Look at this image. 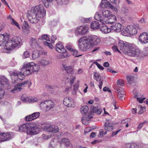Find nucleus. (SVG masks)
<instances>
[{"instance_id":"f257e3e1","label":"nucleus","mask_w":148,"mask_h":148,"mask_svg":"<svg viewBox=\"0 0 148 148\" xmlns=\"http://www.w3.org/2000/svg\"><path fill=\"white\" fill-rule=\"evenodd\" d=\"M118 45L121 50L130 57L142 59L148 55V47L144 48L143 50V53H142L140 49L134 43H131L121 40L118 43Z\"/></svg>"},{"instance_id":"f03ea898","label":"nucleus","mask_w":148,"mask_h":148,"mask_svg":"<svg viewBox=\"0 0 148 148\" xmlns=\"http://www.w3.org/2000/svg\"><path fill=\"white\" fill-rule=\"evenodd\" d=\"M40 69V66L33 62L24 64L21 72L15 71L11 74V76L15 82L22 81L25 78V75H27L32 73H37Z\"/></svg>"},{"instance_id":"7ed1b4c3","label":"nucleus","mask_w":148,"mask_h":148,"mask_svg":"<svg viewBox=\"0 0 148 148\" xmlns=\"http://www.w3.org/2000/svg\"><path fill=\"white\" fill-rule=\"evenodd\" d=\"M46 14V11L43 5L40 4L32 7L27 13V17L29 21L32 24L38 23Z\"/></svg>"},{"instance_id":"20e7f679","label":"nucleus","mask_w":148,"mask_h":148,"mask_svg":"<svg viewBox=\"0 0 148 148\" xmlns=\"http://www.w3.org/2000/svg\"><path fill=\"white\" fill-rule=\"evenodd\" d=\"M137 33V30L135 26L130 25L127 26L126 27L121 31V34L124 36H129L131 35H134Z\"/></svg>"},{"instance_id":"39448f33","label":"nucleus","mask_w":148,"mask_h":148,"mask_svg":"<svg viewBox=\"0 0 148 148\" xmlns=\"http://www.w3.org/2000/svg\"><path fill=\"white\" fill-rule=\"evenodd\" d=\"M79 48L83 51H87L89 49L91 46L86 37L82 38L78 41Z\"/></svg>"},{"instance_id":"423d86ee","label":"nucleus","mask_w":148,"mask_h":148,"mask_svg":"<svg viewBox=\"0 0 148 148\" xmlns=\"http://www.w3.org/2000/svg\"><path fill=\"white\" fill-rule=\"evenodd\" d=\"M56 48L57 51L61 53V58H65L67 57V52L61 42H59L56 44Z\"/></svg>"},{"instance_id":"0eeeda50","label":"nucleus","mask_w":148,"mask_h":148,"mask_svg":"<svg viewBox=\"0 0 148 148\" xmlns=\"http://www.w3.org/2000/svg\"><path fill=\"white\" fill-rule=\"evenodd\" d=\"M27 131L28 134L34 135L38 134L39 131L38 125L35 123H30Z\"/></svg>"},{"instance_id":"6e6552de","label":"nucleus","mask_w":148,"mask_h":148,"mask_svg":"<svg viewBox=\"0 0 148 148\" xmlns=\"http://www.w3.org/2000/svg\"><path fill=\"white\" fill-rule=\"evenodd\" d=\"M40 106L42 109L45 108L47 111H48L53 108L54 105L52 101L49 100L42 102L40 104Z\"/></svg>"},{"instance_id":"1a4fd4ad","label":"nucleus","mask_w":148,"mask_h":148,"mask_svg":"<svg viewBox=\"0 0 148 148\" xmlns=\"http://www.w3.org/2000/svg\"><path fill=\"white\" fill-rule=\"evenodd\" d=\"M86 37L91 47L97 45L101 42L100 39L98 37L95 35H89Z\"/></svg>"},{"instance_id":"9d476101","label":"nucleus","mask_w":148,"mask_h":148,"mask_svg":"<svg viewBox=\"0 0 148 148\" xmlns=\"http://www.w3.org/2000/svg\"><path fill=\"white\" fill-rule=\"evenodd\" d=\"M65 71L67 73L70 74V75L68 77V79L70 81V84H72L76 79V77L74 76H73V68L71 66H66L64 67Z\"/></svg>"},{"instance_id":"9b49d317","label":"nucleus","mask_w":148,"mask_h":148,"mask_svg":"<svg viewBox=\"0 0 148 148\" xmlns=\"http://www.w3.org/2000/svg\"><path fill=\"white\" fill-rule=\"evenodd\" d=\"M88 27L87 25L80 26L76 29L75 34L77 36L82 35L86 34L88 31Z\"/></svg>"},{"instance_id":"f8f14e48","label":"nucleus","mask_w":148,"mask_h":148,"mask_svg":"<svg viewBox=\"0 0 148 148\" xmlns=\"http://www.w3.org/2000/svg\"><path fill=\"white\" fill-rule=\"evenodd\" d=\"M60 143V148H72V145L68 138H62Z\"/></svg>"},{"instance_id":"ddd939ff","label":"nucleus","mask_w":148,"mask_h":148,"mask_svg":"<svg viewBox=\"0 0 148 148\" xmlns=\"http://www.w3.org/2000/svg\"><path fill=\"white\" fill-rule=\"evenodd\" d=\"M29 82V81H25L21 83L18 84L17 85L14 86V88L11 90L10 91L13 93H16V92L20 91L22 89V87H24L25 85L27 84Z\"/></svg>"},{"instance_id":"4468645a","label":"nucleus","mask_w":148,"mask_h":148,"mask_svg":"<svg viewBox=\"0 0 148 148\" xmlns=\"http://www.w3.org/2000/svg\"><path fill=\"white\" fill-rule=\"evenodd\" d=\"M13 47L12 43L10 40H9L5 43L3 46V49L2 51L3 52L8 53L9 51H12Z\"/></svg>"},{"instance_id":"2eb2a0df","label":"nucleus","mask_w":148,"mask_h":148,"mask_svg":"<svg viewBox=\"0 0 148 148\" xmlns=\"http://www.w3.org/2000/svg\"><path fill=\"white\" fill-rule=\"evenodd\" d=\"M139 40L142 44H145L148 42V33L143 32L139 37Z\"/></svg>"},{"instance_id":"dca6fc26","label":"nucleus","mask_w":148,"mask_h":148,"mask_svg":"<svg viewBox=\"0 0 148 148\" xmlns=\"http://www.w3.org/2000/svg\"><path fill=\"white\" fill-rule=\"evenodd\" d=\"M10 40L14 48L21 46V45L22 40L20 37H14Z\"/></svg>"},{"instance_id":"f3484780","label":"nucleus","mask_w":148,"mask_h":148,"mask_svg":"<svg viewBox=\"0 0 148 148\" xmlns=\"http://www.w3.org/2000/svg\"><path fill=\"white\" fill-rule=\"evenodd\" d=\"M1 142H4L11 139L13 137V136L10 133H1Z\"/></svg>"},{"instance_id":"a211bd4d","label":"nucleus","mask_w":148,"mask_h":148,"mask_svg":"<svg viewBox=\"0 0 148 148\" xmlns=\"http://www.w3.org/2000/svg\"><path fill=\"white\" fill-rule=\"evenodd\" d=\"M40 115L39 112H35L26 116L25 117V119L27 121H31L38 118Z\"/></svg>"},{"instance_id":"6ab92c4d","label":"nucleus","mask_w":148,"mask_h":148,"mask_svg":"<svg viewBox=\"0 0 148 148\" xmlns=\"http://www.w3.org/2000/svg\"><path fill=\"white\" fill-rule=\"evenodd\" d=\"M59 4L62 3V0H55ZM53 0H42V1L45 6L47 8L52 3Z\"/></svg>"},{"instance_id":"aec40b11","label":"nucleus","mask_w":148,"mask_h":148,"mask_svg":"<svg viewBox=\"0 0 148 148\" xmlns=\"http://www.w3.org/2000/svg\"><path fill=\"white\" fill-rule=\"evenodd\" d=\"M110 27L112 30L115 32H120L121 31V32L122 25L120 23H115V25L111 26Z\"/></svg>"},{"instance_id":"412c9836","label":"nucleus","mask_w":148,"mask_h":148,"mask_svg":"<svg viewBox=\"0 0 148 148\" xmlns=\"http://www.w3.org/2000/svg\"><path fill=\"white\" fill-rule=\"evenodd\" d=\"M63 102L64 105L68 107H71L72 106L73 102L71 101V99L69 97L64 98Z\"/></svg>"},{"instance_id":"4be33fe9","label":"nucleus","mask_w":148,"mask_h":148,"mask_svg":"<svg viewBox=\"0 0 148 148\" xmlns=\"http://www.w3.org/2000/svg\"><path fill=\"white\" fill-rule=\"evenodd\" d=\"M94 77H95V79L98 82H99V84L98 85L100 89H101L102 86L103 85V82L101 80V77L99 74L97 73H95L94 74Z\"/></svg>"},{"instance_id":"5701e85b","label":"nucleus","mask_w":148,"mask_h":148,"mask_svg":"<svg viewBox=\"0 0 148 148\" xmlns=\"http://www.w3.org/2000/svg\"><path fill=\"white\" fill-rule=\"evenodd\" d=\"M105 130L108 131H111L113 129V124L111 122L107 121L105 123Z\"/></svg>"},{"instance_id":"b1692460","label":"nucleus","mask_w":148,"mask_h":148,"mask_svg":"<svg viewBox=\"0 0 148 148\" xmlns=\"http://www.w3.org/2000/svg\"><path fill=\"white\" fill-rule=\"evenodd\" d=\"M92 117L90 115L87 116L86 115L82 116V121L83 123L85 125H87L89 123V120Z\"/></svg>"},{"instance_id":"393cba45","label":"nucleus","mask_w":148,"mask_h":148,"mask_svg":"<svg viewBox=\"0 0 148 148\" xmlns=\"http://www.w3.org/2000/svg\"><path fill=\"white\" fill-rule=\"evenodd\" d=\"M95 20L100 22V23L104 25L105 24V19H103L100 14L98 12H96L94 16Z\"/></svg>"},{"instance_id":"a878e982","label":"nucleus","mask_w":148,"mask_h":148,"mask_svg":"<svg viewBox=\"0 0 148 148\" xmlns=\"http://www.w3.org/2000/svg\"><path fill=\"white\" fill-rule=\"evenodd\" d=\"M109 18V19H108L107 20H105V23L112 24L116 19V16L114 15L111 14V16Z\"/></svg>"},{"instance_id":"bb28decb","label":"nucleus","mask_w":148,"mask_h":148,"mask_svg":"<svg viewBox=\"0 0 148 148\" xmlns=\"http://www.w3.org/2000/svg\"><path fill=\"white\" fill-rule=\"evenodd\" d=\"M29 26L27 23L23 24L22 28L23 31L25 34H28L30 32Z\"/></svg>"},{"instance_id":"cd10ccee","label":"nucleus","mask_w":148,"mask_h":148,"mask_svg":"<svg viewBox=\"0 0 148 148\" xmlns=\"http://www.w3.org/2000/svg\"><path fill=\"white\" fill-rule=\"evenodd\" d=\"M102 24L103 25L100 28V30L103 33L107 34L111 32V29L108 28L107 26Z\"/></svg>"},{"instance_id":"c85d7f7f","label":"nucleus","mask_w":148,"mask_h":148,"mask_svg":"<svg viewBox=\"0 0 148 148\" xmlns=\"http://www.w3.org/2000/svg\"><path fill=\"white\" fill-rule=\"evenodd\" d=\"M8 39V36L4 34H0V46Z\"/></svg>"},{"instance_id":"c756f323","label":"nucleus","mask_w":148,"mask_h":148,"mask_svg":"<svg viewBox=\"0 0 148 148\" xmlns=\"http://www.w3.org/2000/svg\"><path fill=\"white\" fill-rule=\"evenodd\" d=\"M102 14L103 16L108 19L111 16L112 13L110 11L106 10H103Z\"/></svg>"},{"instance_id":"7c9ffc66","label":"nucleus","mask_w":148,"mask_h":148,"mask_svg":"<svg viewBox=\"0 0 148 148\" xmlns=\"http://www.w3.org/2000/svg\"><path fill=\"white\" fill-rule=\"evenodd\" d=\"M91 27L92 29H97L99 28L100 25L99 23L96 21H93L90 24Z\"/></svg>"},{"instance_id":"2f4dec72","label":"nucleus","mask_w":148,"mask_h":148,"mask_svg":"<svg viewBox=\"0 0 148 148\" xmlns=\"http://www.w3.org/2000/svg\"><path fill=\"white\" fill-rule=\"evenodd\" d=\"M29 123H26L22 125L19 127V130L21 132H24L26 130L27 131L29 127Z\"/></svg>"},{"instance_id":"473e14b6","label":"nucleus","mask_w":148,"mask_h":148,"mask_svg":"<svg viewBox=\"0 0 148 148\" xmlns=\"http://www.w3.org/2000/svg\"><path fill=\"white\" fill-rule=\"evenodd\" d=\"M38 62L40 65L43 66H45L50 63L49 60L45 59H41Z\"/></svg>"},{"instance_id":"72a5a7b5","label":"nucleus","mask_w":148,"mask_h":148,"mask_svg":"<svg viewBox=\"0 0 148 148\" xmlns=\"http://www.w3.org/2000/svg\"><path fill=\"white\" fill-rule=\"evenodd\" d=\"M81 113L86 115L89 110V108L87 106H84L82 107L80 109Z\"/></svg>"},{"instance_id":"f704fd0d","label":"nucleus","mask_w":148,"mask_h":148,"mask_svg":"<svg viewBox=\"0 0 148 148\" xmlns=\"http://www.w3.org/2000/svg\"><path fill=\"white\" fill-rule=\"evenodd\" d=\"M29 43L33 47L35 48V47L38 45L37 39L35 38H32L30 39Z\"/></svg>"},{"instance_id":"c9c22d12","label":"nucleus","mask_w":148,"mask_h":148,"mask_svg":"<svg viewBox=\"0 0 148 148\" xmlns=\"http://www.w3.org/2000/svg\"><path fill=\"white\" fill-rule=\"evenodd\" d=\"M109 3L110 2L107 0H102L100 7L101 8H106L108 6Z\"/></svg>"},{"instance_id":"e433bc0d","label":"nucleus","mask_w":148,"mask_h":148,"mask_svg":"<svg viewBox=\"0 0 148 148\" xmlns=\"http://www.w3.org/2000/svg\"><path fill=\"white\" fill-rule=\"evenodd\" d=\"M32 58L33 60H35L40 56L39 52L38 50L34 51L32 54Z\"/></svg>"},{"instance_id":"4c0bfd02","label":"nucleus","mask_w":148,"mask_h":148,"mask_svg":"<svg viewBox=\"0 0 148 148\" xmlns=\"http://www.w3.org/2000/svg\"><path fill=\"white\" fill-rule=\"evenodd\" d=\"M134 97L136 98L137 99V101H138L140 103H142L143 101L145 99V98H142L139 97L138 93H136L135 94L134 96Z\"/></svg>"},{"instance_id":"58836bf2","label":"nucleus","mask_w":148,"mask_h":148,"mask_svg":"<svg viewBox=\"0 0 148 148\" xmlns=\"http://www.w3.org/2000/svg\"><path fill=\"white\" fill-rule=\"evenodd\" d=\"M92 110L93 112L97 113L98 114H100L102 112V110L101 109L98 108L96 107H92Z\"/></svg>"},{"instance_id":"ea45409f","label":"nucleus","mask_w":148,"mask_h":148,"mask_svg":"<svg viewBox=\"0 0 148 148\" xmlns=\"http://www.w3.org/2000/svg\"><path fill=\"white\" fill-rule=\"evenodd\" d=\"M126 145L128 148H139V146L136 143H132L131 144H128Z\"/></svg>"},{"instance_id":"a19ab883","label":"nucleus","mask_w":148,"mask_h":148,"mask_svg":"<svg viewBox=\"0 0 148 148\" xmlns=\"http://www.w3.org/2000/svg\"><path fill=\"white\" fill-rule=\"evenodd\" d=\"M21 99L22 101L25 102L29 103V97L22 95L21 97Z\"/></svg>"},{"instance_id":"79ce46f5","label":"nucleus","mask_w":148,"mask_h":148,"mask_svg":"<svg viewBox=\"0 0 148 148\" xmlns=\"http://www.w3.org/2000/svg\"><path fill=\"white\" fill-rule=\"evenodd\" d=\"M127 81L130 84L132 83L134 80V77H133L129 75L127 76Z\"/></svg>"},{"instance_id":"37998d69","label":"nucleus","mask_w":148,"mask_h":148,"mask_svg":"<svg viewBox=\"0 0 148 148\" xmlns=\"http://www.w3.org/2000/svg\"><path fill=\"white\" fill-rule=\"evenodd\" d=\"M138 108L139 109L138 112L139 114H141L146 111V107L145 106L142 107L141 106H139Z\"/></svg>"},{"instance_id":"c03bdc74","label":"nucleus","mask_w":148,"mask_h":148,"mask_svg":"<svg viewBox=\"0 0 148 148\" xmlns=\"http://www.w3.org/2000/svg\"><path fill=\"white\" fill-rule=\"evenodd\" d=\"M10 23L11 25H16L19 29H20L18 24L14 19H12Z\"/></svg>"},{"instance_id":"a18cd8bd","label":"nucleus","mask_w":148,"mask_h":148,"mask_svg":"<svg viewBox=\"0 0 148 148\" xmlns=\"http://www.w3.org/2000/svg\"><path fill=\"white\" fill-rule=\"evenodd\" d=\"M107 132L104 130H99V136L100 137H102L103 135L106 134Z\"/></svg>"},{"instance_id":"49530a36","label":"nucleus","mask_w":148,"mask_h":148,"mask_svg":"<svg viewBox=\"0 0 148 148\" xmlns=\"http://www.w3.org/2000/svg\"><path fill=\"white\" fill-rule=\"evenodd\" d=\"M51 125H47L44 127L43 129L46 131L50 132L51 131Z\"/></svg>"},{"instance_id":"de8ad7c7","label":"nucleus","mask_w":148,"mask_h":148,"mask_svg":"<svg viewBox=\"0 0 148 148\" xmlns=\"http://www.w3.org/2000/svg\"><path fill=\"white\" fill-rule=\"evenodd\" d=\"M70 51L71 52L72 54L75 57H78L81 56V55H78L77 51L73 49V50H71Z\"/></svg>"},{"instance_id":"09e8293b","label":"nucleus","mask_w":148,"mask_h":148,"mask_svg":"<svg viewBox=\"0 0 148 148\" xmlns=\"http://www.w3.org/2000/svg\"><path fill=\"white\" fill-rule=\"evenodd\" d=\"M29 53L27 51H26L24 52L22 56V57L23 58H26L29 57Z\"/></svg>"},{"instance_id":"8fccbe9b","label":"nucleus","mask_w":148,"mask_h":148,"mask_svg":"<svg viewBox=\"0 0 148 148\" xmlns=\"http://www.w3.org/2000/svg\"><path fill=\"white\" fill-rule=\"evenodd\" d=\"M51 132H53V133H57L58 132L59 129L58 127L55 126L53 127H51Z\"/></svg>"},{"instance_id":"3c124183","label":"nucleus","mask_w":148,"mask_h":148,"mask_svg":"<svg viewBox=\"0 0 148 148\" xmlns=\"http://www.w3.org/2000/svg\"><path fill=\"white\" fill-rule=\"evenodd\" d=\"M40 39L42 40H45L47 41H50L49 37L46 34L42 35Z\"/></svg>"},{"instance_id":"603ef678","label":"nucleus","mask_w":148,"mask_h":148,"mask_svg":"<svg viewBox=\"0 0 148 148\" xmlns=\"http://www.w3.org/2000/svg\"><path fill=\"white\" fill-rule=\"evenodd\" d=\"M66 47V48L70 51L71 50H73V49L72 47V44L71 43H67Z\"/></svg>"},{"instance_id":"864d4df0","label":"nucleus","mask_w":148,"mask_h":148,"mask_svg":"<svg viewBox=\"0 0 148 148\" xmlns=\"http://www.w3.org/2000/svg\"><path fill=\"white\" fill-rule=\"evenodd\" d=\"M43 43L44 45L48 46L49 48L51 49L53 48V47L51 43L46 41H44Z\"/></svg>"},{"instance_id":"5fc2aeb1","label":"nucleus","mask_w":148,"mask_h":148,"mask_svg":"<svg viewBox=\"0 0 148 148\" xmlns=\"http://www.w3.org/2000/svg\"><path fill=\"white\" fill-rule=\"evenodd\" d=\"M29 103H34L35 102H37L38 101V100L36 97L35 98H29Z\"/></svg>"},{"instance_id":"6e6d98bb","label":"nucleus","mask_w":148,"mask_h":148,"mask_svg":"<svg viewBox=\"0 0 148 148\" xmlns=\"http://www.w3.org/2000/svg\"><path fill=\"white\" fill-rule=\"evenodd\" d=\"M118 95H125V92L124 90H121L120 89H118Z\"/></svg>"},{"instance_id":"4d7b16f0","label":"nucleus","mask_w":148,"mask_h":148,"mask_svg":"<svg viewBox=\"0 0 148 148\" xmlns=\"http://www.w3.org/2000/svg\"><path fill=\"white\" fill-rule=\"evenodd\" d=\"M117 84L118 85L123 86L124 85L123 81L122 79H119L117 81Z\"/></svg>"},{"instance_id":"13d9d810","label":"nucleus","mask_w":148,"mask_h":148,"mask_svg":"<svg viewBox=\"0 0 148 148\" xmlns=\"http://www.w3.org/2000/svg\"><path fill=\"white\" fill-rule=\"evenodd\" d=\"M94 63L97 66V67L100 70H103L104 69L103 67L101 65L99 64L97 62H94Z\"/></svg>"},{"instance_id":"bf43d9fd","label":"nucleus","mask_w":148,"mask_h":148,"mask_svg":"<svg viewBox=\"0 0 148 148\" xmlns=\"http://www.w3.org/2000/svg\"><path fill=\"white\" fill-rule=\"evenodd\" d=\"M5 94V91L3 89L0 88V99L3 97Z\"/></svg>"},{"instance_id":"052dcab7","label":"nucleus","mask_w":148,"mask_h":148,"mask_svg":"<svg viewBox=\"0 0 148 148\" xmlns=\"http://www.w3.org/2000/svg\"><path fill=\"white\" fill-rule=\"evenodd\" d=\"M49 148H54L56 147V145L54 144L53 141L51 142V143L49 144Z\"/></svg>"},{"instance_id":"680f3d73","label":"nucleus","mask_w":148,"mask_h":148,"mask_svg":"<svg viewBox=\"0 0 148 148\" xmlns=\"http://www.w3.org/2000/svg\"><path fill=\"white\" fill-rule=\"evenodd\" d=\"M57 37L55 35H52L51 37V40L53 44H54L55 42V41Z\"/></svg>"},{"instance_id":"e2e57ef3","label":"nucleus","mask_w":148,"mask_h":148,"mask_svg":"<svg viewBox=\"0 0 148 148\" xmlns=\"http://www.w3.org/2000/svg\"><path fill=\"white\" fill-rule=\"evenodd\" d=\"M109 7L112 10H114L115 11H117V9L116 8L114 7V6H113L110 3L109 4Z\"/></svg>"},{"instance_id":"0e129e2a","label":"nucleus","mask_w":148,"mask_h":148,"mask_svg":"<svg viewBox=\"0 0 148 148\" xmlns=\"http://www.w3.org/2000/svg\"><path fill=\"white\" fill-rule=\"evenodd\" d=\"M112 49L114 51H117L120 53H121L118 49V47L115 45H114L112 47Z\"/></svg>"},{"instance_id":"69168bd1","label":"nucleus","mask_w":148,"mask_h":148,"mask_svg":"<svg viewBox=\"0 0 148 148\" xmlns=\"http://www.w3.org/2000/svg\"><path fill=\"white\" fill-rule=\"evenodd\" d=\"M107 71H108L112 73H117L118 72L117 71L113 70L112 69H110V68H107Z\"/></svg>"},{"instance_id":"338daca9","label":"nucleus","mask_w":148,"mask_h":148,"mask_svg":"<svg viewBox=\"0 0 148 148\" xmlns=\"http://www.w3.org/2000/svg\"><path fill=\"white\" fill-rule=\"evenodd\" d=\"M32 143L33 145H35V146L37 145L38 144L37 139H35L32 140Z\"/></svg>"},{"instance_id":"774afa93","label":"nucleus","mask_w":148,"mask_h":148,"mask_svg":"<svg viewBox=\"0 0 148 148\" xmlns=\"http://www.w3.org/2000/svg\"><path fill=\"white\" fill-rule=\"evenodd\" d=\"M82 21L84 23H87L90 21V18H84L82 19Z\"/></svg>"}]
</instances>
